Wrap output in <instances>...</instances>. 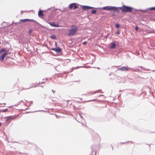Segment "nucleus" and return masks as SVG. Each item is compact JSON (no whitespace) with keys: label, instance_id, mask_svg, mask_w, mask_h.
<instances>
[{"label":"nucleus","instance_id":"obj_33","mask_svg":"<svg viewBox=\"0 0 155 155\" xmlns=\"http://www.w3.org/2000/svg\"><path fill=\"white\" fill-rule=\"evenodd\" d=\"M81 99V100H82V98H81V99Z\"/></svg>","mask_w":155,"mask_h":155},{"label":"nucleus","instance_id":"obj_11","mask_svg":"<svg viewBox=\"0 0 155 155\" xmlns=\"http://www.w3.org/2000/svg\"><path fill=\"white\" fill-rule=\"evenodd\" d=\"M51 50L55 51L57 52H60L61 51V48L59 47H57V48H52Z\"/></svg>","mask_w":155,"mask_h":155},{"label":"nucleus","instance_id":"obj_12","mask_svg":"<svg viewBox=\"0 0 155 155\" xmlns=\"http://www.w3.org/2000/svg\"><path fill=\"white\" fill-rule=\"evenodd\" d=\"M38 16L40 17H44V15L43 13V11H42L40 10L38 13Z\"/></svg>","mask_w":155,"mask_h":155},{"label":"nucleus","instance_id":"obj_8","mask_svg":"<svg viewBox=\"0 0 155 155\" xmlns=\"http://www.w3.org/2000/svg\"><path fill=\"white\" fill-rule=\"evenodd\" d=\"M48 23L51 26L54 27H59V24L58 23H56L54 22H49Z\"/></svg>","mask_w":155,"mask_h":155},{"label":"nucleus","instance_id":"obj_31","mask_svg":"<svg viewBox=\"0 0 155 155\" xmlns=\"http://www.w3.org/2000/svg\"><path fill=\"white\" fill-rule=\"evenodd\" d=\"M4 104L5 105V104H6V103H4Z\"/></svg>","mask_w":155,"mask_h":155},{"label":"nucleus","instance_id":"obj_18","mask_svg":"<svg viewBox=\"0 0 155 155\" xmlns=\"http://www.w3.org/2000/svg\"><path fill=\"white\" fill-rule=\"evenodd\" d=\"M149 9L151 10H155V7L151 8H149Z\"/></svg>","mask_w":155,"mask_h":155},{"label":"nucleus","instance_id":"obj_25","mask_svg":"<svg viewBox=\"0 0 155 155\" xmlns=\"http://www.w3.org/2000/svg\"><path fill=\"white\" fill-rule=\"evenodd\" d=\"M55 45L56 46V47H57V44L56 42H55Z\"/></svg>","mask_w":155,"mask_h":155},{"label":"nucleus","instance_id":"obj_6","mask_svg":"<svg viewBox=\"0 0 155 155\" xmlns=\"http://www.w3.org/2000/svg\"><path fill=\"white\" fill-rule=\"evenodd\" d=\"M92 7L87 6H82V9L85 11H87L88 10L93 8Z\"/></svg>","mask_w":155,"mask_h":155},{"label":"nucleus","instance_id":"obj_16","mask_svg":"<svg viewBox=\"0 0 155 155\" xmlns=\"http://www.w3.org/2000/svg\"><path fill=\"white\" fill-rule=\"evenodd\" d=\"M5 51H6L5 49L4 48H2L0 50V51H1V53Z\"/></svg>","mask_w":155,"mask_h":155},{"label":"nucleus","instance_id":"obj_32","mask_svg":"<svg viewBox=\"0 0 155 155\" xmlns=\"http://www.w3.org/2000/svg\"><path fill=\"white\" fill-rule=\"evenodd\" d=\"M1 53V51H0V54Z\"/></svg>","mask_w":155,"mask_h":155},{"label":"nucleus","instance_id":"obj_9","mask_svg":"<svg viewBox=\"0 0 155 155\" xmlns=\"http://www.w3.org/2000/svg\"><path fill=\"white\" fill-rule=\"evenodd\" d=\"M20 22H25V21H34L36 22V21L33 19H21L20 20Z\"/></svg>","mask_w":155,"mask_h":155},{"label":"nucleus","instance_id":"obj_21","mask_svg":"<svg viewBox=\"0 0 155 155\" xmlns=\"http://www.w3.org/2000/svg\"><path fill=\"white\" fill-rule=\"evenodd\" d=\"M8 110L7 109H5L3 110H2V112H6V111H7Z\"/></svg>","mask_w":155,"mask_h":155},{"label":"nucleus","instance_id":"obj_14","mask_svg":"<svg viewBox=\"0 0 155 155\" xmlns=\"http://www.w3.org/2000/svg\"><path fill=\"white\" fill-rule=\"evenodd\" d=\"M50 38L53 39H56V36L55 35H52L51 36Z\"/></svg>","mask_w":155,"mask_h":155},{"label":"nucleus","instance_id":"obj_10","mask_svg":"<svg viewBox=\"0 0 155 155\" xmlns=\"http://www.w3.org/2000/svg\"><path fill=\"white\" fill-rule=\"evenodd\" d=\"M8 54L7 52H6L2 55L0 56V60L2 61H3L5 57Z\"/></svg>","mask_w":155,"mask_h":155},{"label":"nucleus","instance_id":"obj_27","mask_svg":"<svg viewBox=\"0 0 155 155\" xmlns=\"http://www.w3.org/2000/svg\"><path fill=\"white\" fill-rule=\"evenodd\" d=\"M37 86H32V87H36Z\"/></svg>","mask_w":155,"mask_h":155},{"label":"nucleus","instance_id":"obj_7","mask_svg":"<svg viewBox=\"0 0 155 155\" xmlns=\"http://www.w3.org/2000/svg\"><path fill=\"white\" fill-rule=\"evenodd\" d=\"M129 68L127 66V67H122L121 68H119L118 70L120 71H127L128 70Z\"/></svg>","mask_w":155,"mask_h":155},{"label":"nucleus","instance_id":"obj_30","mask_svg":"<svg viewBox=\"0 0 155 155\" xmlns=\"http://www.w3.org/2000/svg\"><path fill=\"white\" fill-rule=\"evenodd\" d=\"M3 94H4V95H5V93L4 92H3Z\"/></svg>","mask_w":155,"mask_h":155},{"label":"nucleus","instance_id":"obj_22","mask_svg":"<svg viewBox=\"0 0 155 155\" xmlns=\"http://www.w3.org/2000/svg\"><path fill=\"white\" fill-rule=\"evenodd\" d=\"M42 83H43V82H39L38 84H37V85H40V84H42Z\"/></svg>","mask_w":155,"mask_h":155},{"label":"nucleus","instance_id":"obj_20","mask_svg":"<svg viewBox=\"0 0 155 155\" xmlns=\"http://www.w3.org/2000/svg\"><path fill=\"white\" fill-rule=\"evenodd\" d=\"M7 121H8V120H9L11 119L12 117H7Z\"/></svg>","mask_w":155,"mask_h":155},{"label":"nucleus","instance_id":"obj_24","mask_svg":"<svg viewBox=\"0 0 155 155\" xmlns=\"http://www.w3.org/2000/svg\"><path fill=\"white\" fill-rule=\"evenodd\" d=\"M120 32L119 31H118L116 33L118 35L119 34H120Z\"/></svg>","mask_w":155,"mask_h":155},{"label":"nucleus","instance_id":"obj_23","mask_svg":"<svg viewBox=\"0 0 155 155\" xmlns=\"http://www.w3.org/2000/svg\"><path fill=\"white\" fill-rule=\"evenodd\" d=\"M87 41H85L83 43V45H85V44H87Z\"/></svg>","mask_w":155,"mask_h":155},{"label":"nucleus","instance_id":"obj_15","mask_svg":"<svg viewBox=\"0 0 155 155\" xmlns=\"http://www.w3.org/2000/svg\"><path fill=\"white\" fill-rule=\"evenodd\" d=\"M91 11L92 14H96V11L95 10H92Z\"/></svg>","mask_w":155,"mask_h":155},{"label":"nucleus","instance_id":"obj_4","mask_svg":"<svg viewBox=\"0 0 155 155\" xmlns=\"http://www.w3.org/2000/svg\"><path fill=\"white\" fill-rule=\"evenodd\" d=\"M97 92V91H95L92 93L91 94L89 95H91V100H88L87 101H85V102H88L92 101H95L96 100L95 98L98 96V95H95V94Z\"/></svg>","mask_w":155,"mask_h":155},{"label":"nucleus","instance_id":"obj_26","mask_svg":"<svg viewBox=\"0 0 155 155\" xmlns=\"http://www.w3.org/2000/svg\"><path fill=\"white\" fill-rule=\"evenodd\" d=\"M138 27L137 26H136V27L135 28V29L136 30H138Z\"/></svg>","mask_w":155,"mask_h":155},{"label":"nucleus","instance_id":"obj_2","mask_svg":"<svg viewBox=\"0 0 155 155\" xmlns=\"http://www.w3.org/2000/svg\"><path fill=\"white\" fill-rule=\"evenodd\" d=\"M102 9L104 10H107V11H116L118 12H119L118 10V8L112 6H107L104 7L102 8Z\"/></svg>","mask_w":155,"mask_h":155},{"label":"nucleus","instance_id":"obj_19","mask_svg":"<svg viewBox=\"0 0 155 155\" xmlns=\"http://www.w3.org/2000/svg\"><path fill=\"white\" fill-rule=\"evenodd\" d=\"M120 27V25L118 24H116L115 25V27L116 28H119Z\"/></svg>","mask_w":155,"mask_h":155},{"label":"nucleus","instance_id":"obj_28","mask_svg":"<svg viewBox=\"0 0 155 155\" xmlns=\"http://www.w3.org/2000/svg\"><path fill=\"white\" fill-rule=\"evenodd\" d=\"M52 91H53V93H54V92H55V91H54L53 90H52Z\"/></svg>","mask_w":155,"mask_h":155},{"label":"nucleus","instance_id":"obj_5","mask_svg":"<svg viewBox=\"0 0 155 155\" xmlns=\"http://www.w3.org/2000/svg\"><path fill=\"white\" fill-rule=\"evenodd\" d=\"M69 8L70 9H72L73 8L74 9H76L78 8V6L77 5V4L75 3H73L70 4L69 5Z\"/></svg>","mask_w":155,"mask_h":155},{"label":"nucleus","instance_id":"obj_3","mask_svg":"<svg viewBox=\"0 0 155 155\" xmlns=\"http://www.w3.org/2000/svg\"><path fill=\"white\" fill-rule=\"evenodd\" d=\"M120 8L124 12H131L132 11V8L126 6H123Z\"/></svg>","mask_w":155,"mask_h":155},{"label":"nucleus","instance_id":"obj_1","mask_svg":"<svg viewBox=\"0 0 155 155\" xmlns=\"http://www.w3.org/2000/svg\"><path fill=\"white\" fill-rule=\"evenodd\" d=\"M78 30V26L72 25L71 28L68 32V35L69 36H72L74 35Z\"/></svg>","mask_w":155,"mask_h":155},{"label":"nucleus","instance_id":"obj_29","mask_svg":"<svg viewBox=\"0 0 155 155\" xmlns=\"http://www.w3.org/2000/svg\"><path fill=\"white\" fill-rule=\"evenodd\" d=\"M2 125V123H0V127Z\"/></svg>","mask_w":155,"mask_h":155},{"label":"nucleus","instance_id":"obj_13","mask_svg":"<svg viewBox=\"0 0 155 155\" xmlns=\"http://www.w3.org/2000/svg\"><path fill=\"white\" fill-rule=\"evenodd\" d=\"M116 47V45L115 43H112L110 46V48L111 49H114Z\"/></svg>","mask_w":155,"mask_h":155},{"label":"nucleus","instance_id":"obj_17","mask_svg":"<svg viewBox=\"0 0 155 155\" xmlns=\"http://www.w3.org/2000/svg\"><path fill=\"white\" fill-rule=\"evenodd\" d=\"M32 32V29H30L28 31V34H31Z\"/></svg>","mask_w":155,"mask_h":155}]
</instances>
